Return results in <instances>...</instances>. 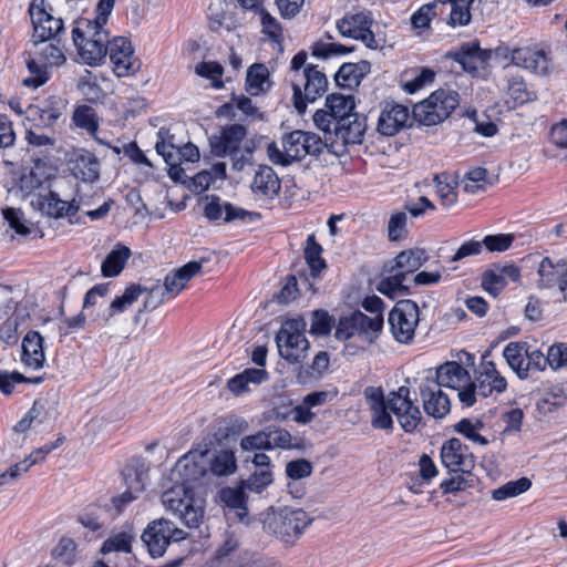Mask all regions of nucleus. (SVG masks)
<instances>
[{
  "instance_id": "1",
  "label": "nucleus",
  "mask_w": 567,
  "mask_h": 567,
  "mask_svg": "<svg viewBox=\"0 0 567 567\" xmlns=\"http://www.w3.org/2000/svg\"><path fill=\"white\" fill-rule=\"evenodd\" d=\"M207 449L189 451L176 462L163 484L164 507L189 528L198 527L204 516L203 502L195 498L194 488L207 472Z\"/></svg>"
},
{
  "instance_id": "2",
  "label": "nucleus",
  "mask_w": 567,
  "mask_h": 567,
  "mask_svg": "<svg viewBox=\"0 0 567 567\" xmlns=\"http://www.w3.org/2000/svg\"><path fill=\"white\" fill-rule=\"evenodd\" d=\"M261 523L266 533L291 546L311 525L312 518L302 508L278 506L262 513Z\"/></svg>"
},
{
  "instance_id": "3",
  "label": "nucleus",
  "mask_w": 567,
  "mask_h": 567,
  "mask_svg": "<svg viewBox=\"0 0 567 567\" xmlns=\"http://www.w3.org/2000/svg\"><path fill=\"white\" fill-rule=\"evenodd\" d=\"M323 143L319 135L311 132L293 131L281 138V144L271 142L267 146V156L275 165L288 166L307 155H318Z\"/></svg>"
},
{
  "instance_id": "4",
  "label": "nucleus",
  "mask_w": 567,
  "mask_h": 567,
  "mask_svg": "<svg viewBox=\"0 0 567 567\" xmlns=\"http://www.w3.org/2000/svg\"><path fill=\"white\" fill-rule=\"evenodd\" d=\"M66 61L64 48L61 42L53 40H34L32 58L28 62L29 71L33 74L23 81L24 85L39 87L49 76L48 68L60 66Z\"/></svg>"
},
{
  "instance_id": "5",
  "label": "nucleus",
  "mask_w": 567,
  "mask_h": 567,
  "mask_svg": "<svg viewBox=\"0 0 567 567\" xmlns=\"http://www.w3.org/2000/svg\"><path fill=\"white\" fill-rule=\"evenodd\" d=\"M382 326V318L369 317L357 311L349 317L340 318L334 336L341 341L353 340L357 348L363 349L373 341Z\"/></svg>"
},
{
  "instance_id": "6",
  "label": "nucleus",
  "mask_w": 567,
  "mask_h": 567,
  "mask_svg": "<svg viewBox=\"0 0 567 567\" xmlns=\"http://www.w3.org/2000/svg\"><path fill=\"white\" fill-rule=\"evenodd\" d=\"M460 103L458 93L451 90H436L427 99L413 107L415 120L426 126L445 121Z\"/></svg>"
},
{
  "instance_id": "7",
  "label": "nucleus",
  "mask_w": 567,
  "mask_h": 567,
  "mask_svg": "<svg viewBox=\"0 0 567 567\" xmlns=\"http://www.w3.org/2000/svg\"><path fill=\"white\" fill-rule=\"evenodd\" d=\"M209 567H281L276 559L260 558L243 548L237 538L228 536L216 549Z\"/></svg>"
},
{
  "instance_id": "8",
  "label": "nucleus",
  "mask_w": 567,
  "mask_h": 567,
  "mask_svg": "<svg viewBox=\"0 0 567 567\" xmlns=\"http://www.w3.org/2000/svg\"><path fill=\"white\" fill-rule=\"evenodd\" d=\"M306 327L302 318L288 319L276 336L280 357L290 363L301 362L307 355L309 341L305 336Z\"/></svg>"
},
{
  "instance_id": "9",
  "label": "nucleus",
  "mask_w": 567,
  "mask_h": 567,
  "mask_svg": "<svg viewBox=\"0 0 567 567\" xmlns=\"http://www.w3.org/2000/svg\"><path fill=\"white\" fill-rule=\"evenodd\" d=\"M293 91V106L302 114L308 103L315 102L321 97L328 89V79L318 68H308L307 72L297 74V78L290 81Z\"/></svg>"
},
{
  "instance_id": "10",
  "label": "nucleus",
  "mask_w": 567,
  "mask_h": 567,
  "mask_svg": "<svg viewBox=\"0 0 567 567\" xmlns=\"http://www.w3.org/2000/svg\"><path fill=\"white\" fill-rule=\"evenodd\" d=\"M429 375L432 377V373L430 372ZM433 378L441 388L457 391V396L465 406L474 405L471 374L458 362L450 361L440 365Z\"/></svg>"
},
{
  "instance_id": "11",
  "label": "nucleus",
  "mask_w": 567,
  "mask_h": 567,
  "mask_svg": "<svg viewBox=\"0 0 567 567\" xmlns=\"http://www.w3.org/2000/svg\"><path fill=\"white\" fill-rule=\"evenodd\" d=\"M185 538L186 533L166 518L151 522L142 534V540L153 558L162 557L172 542Z\"/></svg>"
},
{
  "instance_id": "12",
  "label": "nucleus",
  "mask_w": 567,
  "mask_h": 567,
  "mask_svg": "<svg viewBox=\"0 0 567 567\" xmlns=\"http://www.w3.org/2000/svg\"><path fill=\"white\" fill-rule=\"evenodd\" d=\"M420 320V310L415 301L400 300L389 313V324L393 338L400 343L413 340Z\"/></svg>"
},
{
  "instance_id": "13",
  "label": "nucleus",
  "mask_w": 567,
  "mask_h": 567,
  "mask_svg": "<svg viewBox=\"0 0 567 567\" xmlns=\"http://www.w3.org/2000/svg\"><path fill=\"white\" fill-rule=\"evenodd\" d=\"M534 286L539 289H556L567 302V259L543 257L538 262Z\"/></svg>"
},
{
  "instance_id": "14",
  "label": "nucleus",
  "mask_w": 567,
  "mask_h": 567,
  "mask_svg": "<svg viewBox=\"0 0 567 567\" xmlns=\"http://www.w3.org/2000/svg\"><path fill=\"white\" fill-rule=\"evenodd\" d=\"M506 389L507 381L505 377L497 370L496 364L487 359L486 354L483 355L476 370L475 380H472L474 403L477 398L497 396Z\"/></svg>"
},
{
  "instance_id": "15",
  "label": "nucleus",
  "mask_w": 567,
  "mask_h": 567,
  "mask_svg": "<svg viewBox=\"0 0 567 567\" xmlns=\"http://www.w3.org/2000/svg\"><path fill=\"white\" fill-rule=\"evenodd\" d=\"M372 24V13L363 10L357 13L346 14L342 19L337 21V29L342 37L361 41L369 49H378L380 43L371 30Z\"/></svg>"
},
{
  "instance_id": "16",
  "label": "nucleus",
  "mask_w": 567,
  "mask_h": 567,
  "mask_svg": "<svg viewBox=\"0 0 567 567\" xmlns=\"http://www.w3.org/2000/svg\"><path fill=\"white\" fill-rule=\"evenodd\" d=\"M389 408L406 433L414 432L421 423L422 413L411 400L410 390L406 386H400L396 391L389 393Z\"/></svg>"
},
{
  "instance_id": "17",
  "label": "nucleus",
  "mask_w": 567,
  "mask_h": 567,
  "mask_svg": "<svg viewBox=\"0 0 567 567\" xmlns=\"http://www.w3.org/2000/svg\"><path fill=\"white\" fill-rule=\"evenodd\" d=\"M29 13L33 24L34 40H53L61 42V38L64 35L63 21L47 11L44 0H33L30 4Z\"/></svg>"
},
{
  "instance_id": "18",
  "label": "nucleus",
  "mask_w": 567,
  "mask_h": 567,
  "mask_svg": "<svg viewBox=\"0 0 567 567\" xmlns=\"http://www.w3.org/2000/svg\"><path fill=\"white\" fill-rule=\"evenodd\" d=\"M363 395L371 412V426L392 432L394 422L389 408V395L385 398L380 386H367Z\"/></svg>"
},
{
  "instance_id": "19",
  "label": "nucleus",
  "mask_w": 567,
  "mask_h": 567,
  "mask_svg": "<svg viewBox=\"0 0 567 567\" xmlns=\"http://www.w3.org/2000/svg\"><path fill=\"white\" fill-rule=\"evenodd\" d=\"M420 394L424 411L433 417H443L450 412V400L435 382L433 377L427 375L420 385Z\"/></svg>"
},
{
  "instance_id": "20",
  "label": "nucleus",
  "mask_w": 567,
  "mask_h": 567,
  "mask_svg": "<svg viewBox=\"0 0 567 567\" xmlns=\"http://www.w3.org/2000/svg\"><path fill=\"white\" fill-rule=\"evenodd\" d=\"M442 464L451 472L468 473L474 467V457L458 439H451L441 447Z\"/></svg>"
},
{
  "instance_id": "21",
  "label": "nucleus",
  "mask_w": 567,
  "mask_h": 567,
  "mask_svg": "<svg viewBox=\"0 0 567 567\" xmlns=\"http://www.w3.org/2000/svg\"><path fill=\"white\" fill-rule=\"evenodd\" d=\"M512 63L539 75H547L553 70L551 59L548 53L529 47L514 49L512 52Z\"/></svg>"
},
{
  "instance_id": "22",
  "label": "nucleus",
  "mask_w": 567,
  "mask_h": 567,
  "mask_svg": "<svg viewBox=\"0 0 567 567\" xmlns=\"http://www.w3.org/2000/svg\"><path fill=\"white\" fill-rule=\"evenodd\" d=\"M246 135V127L241 124L226 126L218 136L210 137L212 151L219 157L235 156Z\"/></svg>"
},
{
  "instance_id": "23",
  "label": "nucleus",
  "mask_w": 567,
  "mask_h": 567,
  "mask_svg": "<svg viewBox=\"0 0 567 567\" xmlns=\"http://www.w3.org/2000/svg\"><path fill=\"white\" fill-rule=\"evenodd\" d=\"M107 53L117 76H127L134 70L136 59L132 44L127 39L117 37L112 41L109 40Z\"/></svg>"
},
{
  "instance_id": "24",
  "label": "nucleus",
  "mask_w": 567,
  "mask_h": 567,
  "mask_svg": "<svg viewBox=\"0 0 567 567\" xmlns=\"http://www.w3.org/2000/svg\"><path fill=\"white\" fill-rule=\"evenodd\" d=\"M71 174L83 182H95L100 176V163L89 151L75 150L68 159Z\"/></svg>"
},
{
  "instance_id": "25",
  "label": "nucleus",
  "mask_w": 567,
  "mask_h": 567,
  "mask_svg": "<svg viewBox=\"0 0 567 567\" xmlns=\"http://www.w3.org/2000/svg\"><path fill=\"white\" fill-rule=\"evenodd\" d=\"M250 188L257 198L271 200L279 194L281 183L271 167L259 166L252 177Z\"/></svg>"
},
{
  "instance_id": "26",
  "label": "nucleus",
  "mask_w": 567,
  "mask_h": 567,
  "mask_svg": "<svg viewBox=\"0 0 567 567\" xmlns=\"http://www.w3.org/2000/svg\"><path fill=\"white\" fill-rule=\"evenodd\" d=\"M409 120L408 107L400 104H385L378 120V131L385 136H393L403 128Z\"/></svg>"
},
{
  "instance_id": "27",
  "label": "nucleus",
  "mask_w": 567,
  "mask_h": 567,
  "mask_svg": "<svg viewBox=\"0 0 567 567\" xmlns=\"http://www.w3.org/2000/svg\"><path fill=\"white\" fill-rule=\"evenodd\" d=\"M204 215L209 220H224L226 223L241 219L244 220L251 214L240 207H236L230 203L223 202L218 196L206 197Z\"/></svg>"
},
{
  "instance_id": "28",
  "label": "nucleus",
  "mask_w": 567,
  "mask_h": 567,
  "mask_svg": "<svg viewBox=\"0 0 567 567\" xmlns=\"http://www.w3.org/2000/svg\"><path fill=\"white\" fill-rule=\"evenodd\" d=\"M32 205H37L43 213L54 218L72 216L79 209L74 199H61L54 190H50L47 196H39L37 200H32Z\"/></svg>"
},
{
  "instance_id": "29",
  "label": "nucleus",
  "mask_w": 567,
  "mask_h": 567,
  "mask_svg": "<svg viewBox=\"0 0 567 567\" xmlns=\"http://www.w3.org/2000/svg\"><path fill=\"white\" fill-rule=\"evenodd\" d=\"M365 118L359 114L346 116L341 122H336L333 133L337 140L343 144H360L365 132Z\"/></svg>"
},
{
  "instance_id": "30",
  "label": "nucleus",
  "mask_w": 567,
  "mask_h": 567,
  "mask_svg": "<svg viewBox=\"0 0 567 567\" xmlns=\"http://www.w3.org/2000/svg\"><path fill=\"white\" fill-rule=\"evenodd\" d=\"M66 101L60 96H50L41 105L30 106L29 112L44 127H52L63 115Z\"/></svg>"
},
{
  "instance_id": "31",
  "label": "nucleus",
  "mask_w": 567,
  "mask_h": 567,
  "mask_svg": "<svg viewBox=\"0 0 567 567\" xmlns=\"http://www.w3.org/2000/svg\"><path fill=\"white\" fill-rule=\"evenodd\" d=\"M22 363L32 370H39L45 362L43 338L37 331H29L22 340Z\"/></svg>"
},
{
  "instance_id": "32",
  "label": "nucleus",
  "mask_w": 567,
  "mask_h": 567,
  "mask_svg": "<svg viewBox=\"0 0 567 567\" xmlns=\"http://www.w3.org/2000/svg\"><path fill=\"white\" fill-rule=\"evenodd\" d=\"M52 177V169L39 161L30 169L22 173L19 181V188L25 195H31L37 190L44 188Z\"/></svg>"
},
{
  "instance_id": "33",
  "label": "nucleus",
  "mask_w": 567,
  "mask_h": 567,
  "mask_svg": "<svg viewBox=\"0 0 567 567\" xmlns=\"http://www.w3.org/2000/svg\"><path fill=\"white\" fill-rule=\"evenodd\" d=\"M202 269V264L190 261L176 271L168 274L164 280L163 296L168 298L176 297L187 285V282Z\"/></svg>"
},
{
  "instance_id": "34",
  "label": "nucleus",
  "mask_w": 567,
  "mask_h": 567,
  "mask_svg": "<svg viewBox=\"0 0 567 567\" xmlns=\"http://www.w3.org/2000/svg\"><path fill=\"white\" fill-rule=\"evenodd\" d=\"M488 59V52L482 50L475 43L463 44L456 53V61L463 69L474 75L485 70Z\"/></svg>"
},
{
  "instance_id": "35",
  "label": "nucleus",
  "mask_w": 567,
  "mask_h": 567,
  "mask_svg": "<svg viewBox=\"0 0 567 567\" xmlns=\"http://www.w3.org/2000/svg\"><path fill=\"white\" fill-rule=\"evenodd\" d=\"M266 379V370L249 368L230 378L227 382V386L233 394L238 396L251 391V385H259Z\"/></svg>"
},
{
  "instance_id": "36",
  "label": "nucleus",
  "mask_w": 567,
  "mask_h": 567,
  "mask_svg": "<svg viewBox=\"0 0 567 567\" xmlns=\"http://www.w3.org/2000/svg\"><path fill=\"white\" fill-rule=\"evenodd\" d=\"M110 38L95 40H73L82 61L89 65L100 64L107 54Z\"/></svg>"
},
{
  "instance_id": "37",
  "label": "nucleus",
  "mask_w": 567,
  "mask_h": 567,
  "mask_svg": "<svg viewBox=\"0 0 567 567\" xmlns=\"http://www.w3.org/2000/svg\"><path fill=\"white\" fill-rule=\"evenodd\" d=\"M271 86L270 73L262 63H255L248 68L246 76V91L254 96L260 95Z\"/></svg>"
},
{
  "instance_id": "38",
  "label": "nucleus",
  "mask_w": 567,
  "mask_h": 567,
  "mask_svg": "<svg viewBox=\"0 0 567 567\" xmlns=\"http://www.w3.org/2000/svg\"><path fill=\"white\" fill-rule=\"evenodd\" d=\"M427 258L429 256L424 249L414 248L401 251L393 260L392 270H398L406 277L425 264Z\"/></svg>"
},
{
  "instance_id": "39",
  "label": "nucleus",
  "mask_w": 567,
  "mask_h": 567,
  "mask_svg": "<svg viewBox=\"0 0 567 567\" xmlns=\"http://www.w3.org/2000/svg\"><path fill=\"white\" fill-rule=\"evenodd\" d=\"M526 353L527 344L520 342H509L503 350V357L507 364L519 379L527 378L525 368Z\"/></svg>"
},
{
  "instance_id": "40",
  "label": "nucleus",
  "mask_w": 567,
  "mask_h": 567,
  "mask_svg": "<svg viewBox=\"0 0 567 567\" xmlns=\"http://www.w3.org/2000/svg\"><path fill=\"white\" fill-rule=\"evenodd\" d=\"M144 291L145 288L140 285H131L126 287L123 293L117 296L109 306L105 313L106 320L126 311L134 302L137 301Z\"/></svg>"
},
{
  "instance_id": "41",
  "label": "nucleus",
  "mask_w": 567,
  "mask_h": 567,
  "mask_svg": "<svg viewBox=\"0 0 567 567\" xmlns=\"http://www.w3.org/2000/svg\"><path fill=\"white\" fill-rule=\"evenodd\" d=\"M104 27L99 21L81 18L75 22V27L72 30V39H83V41H86L110 38Z\"/></svg>"
},
{
  "instance_id": "42",
  "label": "nucleus",
  "mask_w": 567,
  "mask_h": 567,
  "mask_svg": "<svg viewBox=\"0 0 567 567\" xmlns=\"http://www.w3.org/2000/svg\"><path fill=\"white\" fill-rule=\"evenodd\" d=\"M354 97L352 95H343L332 93L326 99V109H328L337 122H341L346 116L354 115Z\"/></svg>"
},
{
  "instance_id": "43",
  "label": "nucleus",
  "mask_w": 567,
  "mask_h": 567,
  "mask_svg": "<svg viewBox=\"0 0 567 567\" xmlns=\"http://www.w3.org/2000/svg\"><path fill=\"white\" fill-rule=\"evenodd\" d=\"M268 440L270 450H303L305 442L301 437L293 436L289 431L282 427H268Z\"/></svg>"
},
{
  "instance_id": "44",
  "label": "nucleus",
  "mask_w": 567,
  "mask_h": 567,
  "mask_svg": "<svg viewBox=\"0 0 567 567\" xmlns=\"http://www.w3.org/2000/svg\"><path fill=\"white\" fill-rule=\"evenodd\" d=\"M79 557L78 545L70 537H62L52 549V558L56 566L70 567Z\"/></svg>"
},
{
  "instance_id": "45",
  "label": "nucleus",
  "mask_w": 567,
  "mask_h": 567,
  "mask_svg": "<svg viewBox=\"0 0 567 567\" xmlns=\"http://www.w3.org/2000/svg\"><path fill=\"white\" fill-rule=\"evenodd\" d=\"M405 278L406 277L402 272L391 269V275L383 278L378 284L377 289L379 292L391 299L405 296L409 293V288L404 285Z\"/></svg>"
},
{
  "instance_id": "46",
  "label": "nucleus",
  "mask_w": 567,
  "mask_h": 567,
  "mask_svg": "<svg viewBox=\"0 0 567 567\" xmlns=\"http://www.w3.org/2000/svg\"><path fill=\"white\" fill-rule=\"evenodd\" d=\"M321 254L322 247L317 243L315 234L309 235L306 240L305 259L313 277H318L327 268Z\"/></svg>"
},
{
  "instance_id": "47",
  "label": "nucleus",
  "mask_w": 567,
  "mask_h": 567,
  "mask_svg": "<svg viewBox=\"0 0 567 567\" xmlns=\"http://www.w3.org/2000/svg\"><path fill=\"white\" fill-rule=\"evenodd\" d=\"M403 89L410 94L433 83L435 72L429 68H416L404 74Z\"/></svg>"
},
{
  "instance_id": "48",
  "label": "nucleus",
  "mask_w": 567,
  "mask_h": 567,
  "mask_svg": "<svg viewBox=\"0 0 567 567\" xmlns=\"http://www.w3.org/2000/svg\"><path fill=\"white\" fill-rule=\"evenodd\" d=\"M130 255V249L121 245H118L115 249L111 250V252L102 262V275L104 277L117 276L124 268V265L128 259Z\"/></svg>"
},
{
  "instance_id": "49",
  "label": "nucleus",
  "mask_w": 567,
  "mask_h": 567,
  "mask_svg": "<svg viewBox=\"0 0 567 567\" xmlns=\"http://www.w3.org/2000/svg\"><path fill=\"white\" fill-rule=\"evenodd\" d=\"M209 470L217 476L233 474L237 468L236 457L233 451L223 450L212 457L208 455Z\"/></svg>"
},
{
  "instance_id": "50",
  "label": "nucleus",
  "mask_w": 567,
  "mask_h": 567,
  "mask_svg": "<svg viewBox=\"0 0 567 567\" xmlns=\"http://www.w3.org/2000/svg\"><path fill=\"white\" fill-rule=\"evenodd\" d=\"M49 419L45 406L42 402L35 401L28 413L20 420L14 430L17 432H25L29 429H35L39 425L45 423Z\"/></svg>"
},
{
  "instance_id": "51",
  "label": "nucleus",
  "mask_w": 567,
  "mask_h": 567,
  "mask_svg": "<svg viewBox=\"0 0 567 567\" xmlns=\"http://www.w3.org/2000/svg\"><path fill=\"white\" fill-rule=\"evenodd\" d=\"M127 489L117 497L113 498V503L117 509H122L126 504L136 499L145 489V483L141 474L134 473L126 477Z\"/></svg>"
},
{
  "instance_id": "52",
  "label": "nucleus",
  "mask_w": 567,
  "mask_h": 567,
  "mask_svg": "<svg viewBox=\"0 0 567 567\" xmlns=\"http://www.w3.org/2000/svg\"><path fill=\"white\" fill-rule=\"evenodd\" d=\"M73 122L80 128L85 130L91 136H95L99 128L97 115L93 107L80 105L73 114Z\"/></svg>"
},
{
  "instance_id": "53",
  "label": "nucleus",
  "mask_w": 567,
  "mask_h": 567,
  "mask_svg": "<svg viewBox=\"0 0 567 567\" xmlns=\"http://www.w3.org/2000/svg\"><path fill=\"white\" fill-rule=\"evenodd\" d=\"M532 486V482L527 477H522L516 481L507 482L492 492V497L495 501H505L507 498L516 497Z\"/></svg>"
},
{
  "instance_id": "54",
  "label": "nucleus",
  "mask_w": 567,
  "mask_h": 567,
  "mask_svg": "<svg viewBox=\"0 0 567 567\" xmlns=\"http://www.w3.org/2000/svg\"><path fill=\"white\" fill-rule=\"evenodd\" d=\"M434 182L436 184V193L442 205L445 207L453 206L457 200L455 192L456 183L454 181H450V177L446 174L436 175L434 177Z\"/></svg>"
},
{
  "instance_id": "55",
  "label": "nucleus",
  "mask_w": 567,
  "mask_h": 567,
  "mask_svg": "<svg viewBox=\"0 0 567 567\" xmlns=\"http://www.w3.org/2000/svg\"><path fill=\"white\" fill-rule=\"evenodd\" d=\"M501 274L498 267L493 265L482 275V288L493 297H497L506 287Z\"/></svg>"
},
{
  "instance_id": "56",
  "label": "nucleus",
  "mask_w": 567,
  "mask_h": 567,
  "mask_svg": "<svg viewBox=\"0 0 567 567\" xmlns=\"http://www.w3.org/2000/svg\"><path fill=\"white\" fill-rule=\"evenodd\" d=\"M455 431L460 434L464 435L470 441L480 444L482 446L486 445L488 441L486 437L481 435L480 431L483 427V423L481 421H472L470 419H462L458 423L455 424Z\"/></svg>"
},
{
  "instance_id": "57",
  "label": "nucleus",
  "mask_w": 567,
  "mask_h": 567,
  "mask_svg": "<svg viewBox=\"0 0 567 567\" xmlns=\"http://www.w3.org/2000/svg\"><path fill=\"white\" fill-rule=\"evenodd\" d=\"M195 72L202 78L209 79L215 89L223 87L221 75L224 69L218 62H200L196 65Z\"/></svg>"
},
{
  "instance_id": "58",
  "label": "nucleus",
  "mask_w": 567,
  "mask_h": 567,
  "mask_svg": "<svg viewBox=\"0 0 567 567\" xmlns=\"http://www.w3.org/2000/svg\"><path fill=\"white\" fill-rule=\"evenodd\" d=\"M133 536L127 532H121L106 539L101 548L102 554L111 551L130 553L132 547Z\"/></svg>"
},
{
  "instance_id": "59",
  "label": "nucleus",
  "mask_w": 567,
  "mask_h": 567,
  "mask_svg": "<svg viewBox=\"0 0 567 567\" xmlns=\"http://www.w3.org/2000/svg\"><path fill=\"white\" fill-rule=\"evenodd\" d=\"M565 392L564 386H555L546 391L543 399L538 402V408L545 412H551L554 408L563 406L567 401Z\"/></svg>"
},
{
  "instance_id": "60",
  "label": "nucleus",
  "mask_w": 567,
  "mask_h": 567,
  "mask_svg": "<svg viewBox=\"0 0 567 567\" xmlns=\"http://www.w3.org/2000/svg\"><path fill=\"white\" fill-rule=\"evenodd\" d=\"M260 23L262 33L269 37L275 42H280L282 39V28L279 21L272 17L268 11L260 9Z\"/></svg>"
},
{
  "instance_id": "61",
  "label": "nucleus",
  "mask_w": 567,
  "mask_h": 567,
  "mask_svg": "<svg viewBox=\"0 0 567 567\" xmlns=\"http://www.w3.org/2000/svg\"><path fill=\"white\" fill-rule=\"evenodd\" d=\"M436 16V1L423 4L411 17V23L416 29L429 28Z\"/></svg>"
},
{
  "instance_id": "62",
  "label": "nucleus",
  "mask_w": 567,
  "mask_h": 567,
  "mask_svg": "<svg viewBox=\"0 0 567 567\" xmlns=\"http://www.w3.org/2000/svg\"><path fill=\"white\" fill-rule=\"evenodd\" d=\"M313 466L306 458H298L286 464V474L290 480L298 481L311 475Z\"/></svg>"
},
{
  "instance_id": "63",
  "label": "nucleus",
  "mask_w": 567,
  "mask_h": 567,
  "mask_svg": "<svg viewBox=\"0 0 567 567\" xmlns=\"http://www.w3.org/2000/svg\"><path fill=\"white\" fill-rule=\"evenodd\" d=\"M274 481L272 470H256L246 481L249 491L261 493Z\"/></svg>"
},
{
  "instance_id": "64",
  "label": "nucleus",
  "mask_w": 567,
  "mask_h": 567,
  "mask_svg": "<svg viewBox=\"0 0 567 567\" xmlns=\"http://www.w3.org/2000/svg\"><path fill=\"white\" fill-rule=\"evenodd\" d=\"M361 78L358 65L354 63L342 64L336 73V81L341 86H352L358 84Z\"/></svg>"
}]
</instances>
